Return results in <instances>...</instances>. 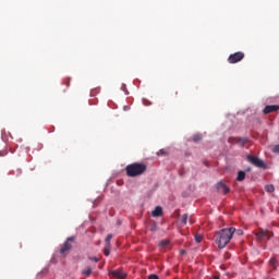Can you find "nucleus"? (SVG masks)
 <instances>
[{"instance_id": "obj_5", "label": "nucleus", "mask_w": 279, "mask_h": 279, "mask_svg": "<svg viewBox=\"0 0 279 279\" xmlns=\"http://www.w3.org/2000/svg\"><path fill=\"white\" fill-rule=\"evenodd\" d=\"M73 243H75V236H70L66 241L60 246V254H66L73 247Z\"/></svg>"}, {"instance_id": "obj_32", "label": "nucleus", "mask_w": 279, "mask_h": 279, "mask_svg": "<svg viewBox=\"0 0 279 279\" xmlns=\"http://www.w3.org/2000/svg\"><path fill=\"white\" fill-rule=\"evenodd\" d=\"M181 254H184V251H181Z\"/></svg>"}, {"instance_id": "obj_22", "label": "nucleus", "mask_w": 279, "mask_h": 279, "mask_svg": "<svg viewBox=\"0 0 279 279\" xmlns=\"http://www.w3.org/2000/svg\"><path fill=\"white\" fill-rule=\"evenodd\" d=\"M157 156H167V151L165 149H160L158 153H157Z\"/></svg>"}, {"instance_id": "obj_30", "label": "nucleus", "mask_w": 279, "mask_h": 279, "mask_svg": "<svg viewBox=\"0 0 279 279\" xmlns=\"http://www.w3.org/2000/svg\"><path fill=\"white\" fill-rule=\"evenodd\" d=\"M8 151H0V156H5Z\"/></svg>"}, {"instance_id": "obj_31", "label": "nucleus", "mask_w": 279, "mask_h": 279, "mask_svg": "<svg viewBox=\"0 0 279 279\" xmlns=\"http://www.w3.org/2000/svg\"><path fill=\"white\" fill-rule=\"evenodd\" d=\"M238 234H243V230H238Z\"/></svg>"}, {"instance_id": "obj_7", "label": "nucleus", "mask_w": 279, "mask_h": 279, "mask_svg": "<svg viewBox=\"0 0 279 279\" xmlns=\"http://www.w3.org/2000/svg\"><path fill=\"white\" fill-rule=\"evenodd\" d=\"M277 110H279L278 105H268L264 108L263 112L264 114H269L271 112H276Z\"/></svg>"}, {"instance_id": "obj_19", "label": "nucleus", "mask_w": 279, "mask_h": 279, "mask_svg": "<svg viewBox=\"0 0 279 279\" xmlns=\"http://www.w3.org/2000/svg\"><path fill=\"white\" fill-rule=\"evenodd\" d=\"M203 240H204V236H202V234H196L195 235L196 243H202Z\"/></svg>"}, {"instance_id": "obj_6", "label": "nucleus", "mask_w": 279, "mask_h": 279, "mask_svg": "<svg viewBox=\"0 0 279 279\" xmlns=\"http://www.w3.org/2000/svg\"><path fill=\"white\" fill-rule=\"evenodd\" d=\"M244 58H245V53L242 51H238V52L231 53L228 57V62L229 64H236L241 62V60H243Z\"/></svg>"}, {"instance_id": "obj_23", "label": "nucleus", "mask_w": 279, "mask_h": 279, "mask_svg": "<svg viewBox=\"0 0 279 279\" xmlns=\"http://www.w3.org/2000/svg\"><path fill=\"white\" fill-rule=\"evenodd\" d=\"M274 154H279V145L272 147Z\"/></svg>"}, {"instance_id": "obj_18", "label": "nucleus", "mask_w": 279, "mask_h": 279, "mask_svg": "<svg viewBox=\"0 0 279 279\" xmlns=\"http://www.w3.org/2000/svg\"><path fill=\"white\" fill-rule=\"evenodd\" d=\"M169 243H171V241H169V240H162V241L159 243V245H160V247H167V245H169Z\"/></svg>"}, {"instance_id": "obj_12", "label": "nucleus", "mask_w": 279, "mask_h": 279, "mask_svg": "<svg viewBox=\"0 0 279 279\" xmlns=\"http://www.w3.org/2000/svg\"><path fill=\"white\" fill-rule=\"evenodd\" d=\"M93 274V268H90L89 266L85 267L83 270H82V276H90Z\"/></svg>"}, {"instance_id": "obj_24", "label": "nucleus", "mask_w": 279, "mask_h": 279, "mask_svg": "<svg viewBox=\"0 0 279 279\" xmlns=\"http://www.w3.org/2000/svg\"><path fill=\"white\" fill-rule=\"evenodd\" d=\"M228 143H231V144L236 143V137H229Z\"/></svg>"}, {"instance_id": "obj_27", "label": "nucleus", "mask_w": 279, "mask_h": 279, "mask_svg": "<svg viewBox=\"0 0 279 279\" xmlns=\"http://www.w3.org/2000/svg\"><path fill=\"white\" fill-rule=\"evenodd\" d=\"M148 279H159L158 275H149Z\"/></svg>"}, {"instance_id": "obj_17", "label": "nucleus", "mask_w": 279, "mask_h": 279, "mask_svg": "<svg viewBox=\"0 0 279 279\" xmlns=\"http://www.w3.org/2000/svg\"><path fill=\"white\" fill-rule=\"evenodd\" d=\"M110 241H112V234H111V233L107 235V238H106V240H105V244H106L107 246H110Z\"/></svg>"}, {"instance_id": "obj_14", "label": "nucleus", "mask_w": 279, "mask_h": 279, "mask_svg": "<svg viewBox=\"0 0 279 279\" xmlns=\"http://www.w3.org/2000/svg\"><path fill=\"white\" fill-rule=\"evenodd\" d=\"M186 221H189V214L181 216V226H186Z\"/></svg>"}, {"instance_id": "obj_4", "label": "nucleus", "mask_w": 279, "mask_h": 279, "mask_svg": "<svg viewBox=\"0 0 279 279\" xmlns=\"http://www.w3.org/2000/svg\"><path fill=\"white\" fill-rule=\"evenodd\" d=\"M247 160L251 162V165H254L255 167H258L259 169H267V165L265 161H263L260 158L252 155H247Z\"/></svg>"}, {"instance_id": "obj_8", "label": "nucleus", "mask_w": 279, "mask_h": 279, "mask_svg": "<svg viewBox=\"0 0 279 279\" xmlns=\"http://www.w3.org/2000/svg\"><path fill=\"white\" fill-rule=\"evenodd\" d=\"M110 275L117 279H125L128 276L123 270H112Z\"/></svg>"}, {"instance_id": "obj_2", "label": "nucleus", "mask_w": 279, "mask_h": 279, "mask_svg": "<svg viewBox=\"0 0 279 279\" xmlns=\"http://www.w3.org/2000/svg\"><path fill=\"white\" fill-rule=\"evenodd\" d=\"M125 171L129 178H137V175H143L147 171V165L134 162L126 166Z\"/></svg>"}, {"instance_id": "obj_11", "label": "nucleus", "mask_w": 279, "mask_h": 279, "mask_svg": "<svg viewBox=\"0 0 279 279\" xmlns=\"http://www.w3.org/2000/svg\"><path fill=\"white\" fill-rule=\"evenodd\" d=\"M151 215L154 217H162V207L157 206L153 211Z\"/></svg>"}, {"instance_id": "obj_21", "label": "nucleus", "mask_w": 279, "mask_h": 279, "mask_svg": "<svg viewBox=\"0 0 279 279\" xmlns=\"http://www.w3.org/2000/svg\"><path fill=\"white\" fill-rule=\"evenodd\" d=\"M199 141H202V135H194L193 136V142L194 143H199Z\"/></svg>"}, {"instance_id": "obj_1", "label": "nucleus", "mask_w": 279, "mask_h": 279, "mask_svg": "<svg viewBox=\"0 0 279 279\" xmlns=\"http://www.w3.org/2000/svg\"><path fill=\"white\" fill-rule=\"evenodd\" d=\"M234 232H236V229L234 227L222 229L214 235V241L216 245H218L219 250H223L230 241H232V236L234 235Z\"/></svg>"}, {"instance_id": "obj_29", "label": "nucleus", "mask_w": 279, "mask_h": 279, "mask_svg": "<svg viewBox=\"0 0 279 279\" xmlns=\"http://www.w3.org/2000/svg\"><path fill=\"white\" fill-rule=\"evenodd\" d=\"M189 222L191 223V226H192V223H195V220L193 219V217L189 218Z\"/></svg>"}, {"instance_id": "obj_10", "label": "nucleus", "mask_w": 279, "mask_h": 279, "mask_svg": "<svg viewBox=\"0 0 279 279\" xmlns=\"http://www.w3.org/2000/svg\"><path fill=\"white\" fill-rule=\"evenodd\" d=\"M248 141L247 137H236V144L240 145V147H245Z\"/></svg>"}, {"instance_id": "obj_26", "label": "nucleus", "mask_w": 279, "mask_h": 279, "mask_svg": "<svg viewBox=\"0 0 279 279\" xmlns=\"http://www.w3.org/2000/svg\"><path fill=\"white\" fill-rule=\"evenodd\" d=\"M89 260H94V263H99V258L97 257H89Z\"/></svg>"}, {"instance_id": "obj_25", "label": "nucleus", "mask_w": 279, "mask_h": 279, "mask_svg": "<svg viewBox=\"0 0 279 279\" xmlns=\"http://www.w3.org/2000/svg\"><path fill=\"white\" fill-rule=\"evenodd\" d=\"M157 228H158V226L153 225L151 228H150L151 232H156Z\"/></svg>"}, {"instance_id": "obj_28", "label": "nucleus", "mask_w": 279, "mask_h": 279, "mask_svg": "<svg viewBox=\"0 0 279 279\" xmlns=\"http://www.w3.org/2000/svg\"><path fill=\"white\" fill-rule=\"evenodd\" d=\"M21 173H23V170L21 168L16 169V175H21Z\"/></svg>"}, {"instance_id": "obj_9", "label": "nucleus", "mask_w": 279, "mask_h": 279, "mask_svg": "<svg viewBox=\"0 0 279 279\" xmlns=\"http://www.w3.org/2000/svg\"><path fill=\"white\" fill-rule=\"evenodd\" d=\"M217 190L219 191V193H223L225 195H228V192L230 191L228 185H226V183L223 182H219L217 184Z\"/></svg>"}, {"instance_id": "obj_16", "label": "nucleus", "mask_w": 279, "mask_h": 279, "mask_svg": "<svg viewBox=\"0 0 279 279\" xmlns=\"http://www.w3.org/2000/svg\"><path fill=\"white\" fill-rule=\"evenodd\" d=\"M269 265L270 267H274V269H276V265H278V259H276V257L270 258Z\"/></svg>"}, {"instance_id": "obj_13", "label": "nucleus", "mask_w": 279, "mask_h": 279, "mask_svg": "<svg viewBox=\"0 0 279 279\" xmlns=\"http://www.w3.org/2000/svg\"><path fill=\"white\" fill-rule=\"evenodd\" d=\"M236 180L238 182H243L245 180V171H239Z\"/></svg>"}, {"instance_id": "obj_20", "label": "nucleus", "mask_w": 279, "mask_h": 279, "mask_svg": "<svg viewBox=\"0 0 279 279\" xmlns=\"http://www.w3.org/2000/svg\"><path fill=\"white\" fill-rule=\"evenodd\" d=\"M105 256H110V246L106 245L104 250Z\"/></svg>"}, {"instance_id": "obj_15", "label": "nucleus", "mask_w": 279, "mask_h": 279, "mask_svg": "<svg viewBox=\"0 0 279 279\" xmlns=\"http://www.w3.org/2000/svg\"><path fill=\"white\" fill-rule=\"evenodd\" d=\"M265 190L267 191V193H274L276 191V187L274 186V184H268L265 186Z\"/></svg>"}, {"instance_id": "obj_3", "label": "nucleus", "mask_w": 279, "mask_h": 279, "mask_svg": "<svg viewBox=\"0 0 279 279\" xmlns=\"http://www.w3.org/2000/svg\"><path fill=\"white\" fill-rule=\"evenodd\" d=\"M255 236H256V240L260 243L265 241V239L269 241V239L274 236V233L269 230L259 229L258 231L255 232Z\"/></svg>"}]
</instances>
